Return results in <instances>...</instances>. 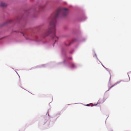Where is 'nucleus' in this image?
Masks as SVG:
<instances>
[{"instance_id":"nucleus-4","label":"nucleus","mask_w":131,"mask_h":131,"mask_svg":"<svg viewBox=\"0 0 131 131\" xmlns=\"http://www.w3.org/2000/svg\"><path fill=\"white\" fill-rule=\"evenodd\" d=\"M86 106H90V104H88L87 105H86Z\"/></svg>"},{"instance_id":"nucleus-1","label":"nucleus","mask_w":131,"mask_h":131,"mask_svg":"<svg viewBox=\"0 0 131 131\" xmlns=\"http://www.w3.org/2000/svg\"><path fill=\"white\" fill-rule=\"evenodd\" d=\"M68 13L67 9L66 8H59L56 12L55 14H52L51 16V19L50 23L49 28L48 30L45 34V37L51 34L53 35V38L55 37L58 38L55 35L56 30V19L60 15H61L63 16H65Z\"/></svg>"},{"instance_id":"nucleus-6","label":"nucleus","mask_w":131,"mask_h":131,"mask_svg":"<svg viewBox=\"0 0 131 131\" xmlns=\"http://www.w3.org/2000/svg\"><path fill=\"white\" fill-rule=\"evenodd\" d=\"M114 85H113L112 86V87L113 86H114Z\"/></svg>"},{"instance_id":"nucleus-2","label":"nucleus","mask_w":131,"mask_h":131,"mask_svg":"<svg viewBox=\"0 0 131 131\" xmlns=\"http://www.w3.org/2000/svg\"><path fill=\"white\" fill-rule=\"evenodd\" d=\"M0 5L2 7H5L6 6V5L5 3H1L0 4Z\"/></svg>"},{"instance_id":"nucleus-3","label":"nucleus","mask_w":131,"mask_h":131,"mask_svg":"<svg viewBox=\"0 0 131 131\" xmlns=\"http://www.w3.org/2000/svg\"><path fill=\"white\" fill-rule=\"evenodd\" d=\"M72 67H75V65L74 64L72 63Z\"/></svg>"},{"instance_id":"nucleus-5","label":"nucleus","mask_w":131,"mask_h":131,"mask_svg":"<svg viewBox=\"0 0 131 131\" xmlns=\"http://www.w3.org/2000/svg\"><path fill=\"white\" fill-rule=\"evenodd\" d=\"M99 102V101L97 102V103H100V102Z\"/></svg>"}]
</instances>
